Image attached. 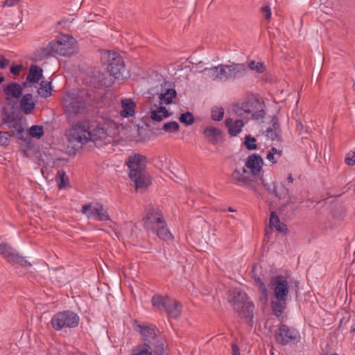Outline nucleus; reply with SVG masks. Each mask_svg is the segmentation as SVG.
Segmentation results:
<instances>
[{
  "mask_svg": "<svg viewBox=\"0 0 355 355\" xmlns=\"http://www.w3.org/2000/svg\"><path fill=\"white\" fill-rule=\"evenodd\" d=\"M44 134V127L40 125H32L28 130V135L33 138L40 139Z\"/></svg>",
  "mask_w": 355,
  "mask_h": 355,
  "instance_id": "obj_35",
  "label": "nucleus"
},
{
  "mask_svg": "<svg viewBox=\"0 0 355 355\" xmlns=\"http://www.w3.org/2000/svg\"><path fill=\"white\" fill-rule=\"evenodd\" d=\"M202 135L208 144L213 146L223 144L225 141L224 132L212 125H208L202 130Z\"/></svg>",
  "mask_w": 355,
  "mask_h": 355,
  "instance_id": "obj_19",
  "label": "nucleus"
},
{
  "mask_svg": "<svg viewBox=\"0 0 355 355\" xmlns=\"http://www.w3.org/2000/svg\"><path fill=\"white\" fill-rule=\"evenodd\" d=\"M257 139L250 135H245L243 145L248 150H254L257 149V145L255 144Z\"/></svg>",
  "mask_w": 355,
  "mask_h": 355,
  "instance_id": "obj_38",
  "label": "nucleus"
},
{
  "mask_svg": "<svg viewBox=\"0 0 355 355\" xmlns=\"http://www.w3.org/2000/svg\"><path fill=\"white\" fill-rule=\"evenodd\" d=\"M148 94L154 96L155 94L159 95V104L169 105L173 102V99L177 96V92L175 89L168 88L164 91L163 88H161V92H159L157 87H153L148 90Z\"/></svg>",
  "mask_w": 355,
  "mask_h": 355,
  "instance_id": "obj_22",
  "label": "nucleus"
},
{
  "mask_svg": "<svg viewBox=\"0 0 355 355\" xmlns=\"http://www.w3.org/2000/svg\"><path fill=\"white\" fill-rule=\"evenodd\" d=\"M259 180L261 181V184L263 185L264 189L268 191V193L271 194V195H274V193L276 191L275 190V185L276 184L274 182H272L271 184H268V183H266L265 182V180L263 178V177H261L259 178Z\"/></svg>",
  "mask_w": 355,
  "mask_h": 355,
  "instance_id": "obj_46",
  "label": "nucleus"
},
{
  "mask_svg": "<svg viewBox=\"0 0 355 355\" xmlns=\"http://www.w3.org/2000/svg\"><path fill=\"white\" fill-rule=\"evenodd\" d=\"M255 269H256L255 266H253L252 270L251 271L252 277L254 278V279L255 280L257 284H259V290L261 291L260 299L261 300H263L266 301L268 293H267V288L266 287V284L263 282L262 278L260 277V275H257Z\"/></svg>",
  "mask_w": 355,
  "mask_h": 355,
  "instance_id": "obj_31",
  "label": "nucleus"
},
{
  "mask_svg": "<svg viewBox=\"0 0 355 355\" xmlns=\"http://www.w3.org/2000/svg\"><path fill=\"white\" fill-rule=\"evenodd\" d=\"M106 69L114 80H125L129 77L123 58L116 53H109Z\"/></svg>",
  "mask_w": 355,
  "mask_h": 355,
  "instance_id": "obj_9",
  "label": "nucleus"
},
{
  "mask_svg": "<svg viewBox=\"0 0 355 355\" xmlns=\"http://www.w3.org/2000/svg\"><path fill=\"white\" fill-rule=\"evenodd\" d=\"M75 39L70 35H63L60 40L53 41L55 53L62 56H71L76 53Z\"/></svg>",
  "mask_w": 355,
  "mask_h": 355,
  "instance_id": "obj_14",
  "label": "nucleus"
},
{
  "mask_svg": "<svg viewBox=\"0 0 355 355\" xmlns=\"http://www.w3.org/2000/svg\"><path fill=\"white\" fill-rule=\"evenodd\" d=\"M261 12L263 14L265 19L268 20L271 18V10L268 5L263 6Z\"/></svg>",
  "mask_w": 355,
  "mask_h": 355,
  "instance_id": "obj_49",
  "label": "nucleus"
},
{
  "mask_svg": "<svg viewBox=\"0 0 355 355\" xmlns=\"http://www.w3.org/2000/svg\"><path fill=\"white\" fill-rule=\"evenodd\" d=\"M232 355H240V349L235 343L232 345Z\"/></svg>",
  "mask_w": 355,
  "mask_h": 355,
  "instance_id": "obj_52",
  "label": "nucleus"
},
{
  "mask_svg": "<svg viewBox=\"0 0 355 355\" xmlns=\"http://www.w3.org/2000/svg\"><path fill=\"white\" fill-rule=\"evenodd\" d=\"M55 180L59 189L66 188L69 184V178L63 170L58 171L55 175Z\"/></svg>",
  "mask_w": 355,
  "mask_h": 355,
  "instance_id": "obj_34",
  "label": "nucleus"
},
{
  "mask_svg": "<svg viewBox=\"0 0 355 355\" xmlns=\"http://www.w3.org/2000/svg\"><path fill=\"white\" fill-rule=\"evenodd\" d=\"M270 153H272L273 155H277L278 157H281L282 155V150H277L275 147H272L270 150L268 151Z\"/></svg>",
  "mask_w": 355,
  "mask_h": 355,
  "instance_id": "obj_54",
  "label": "nucleus"
},
{
  "mask_svg": "<svg viewBox=\"0 0 355 355\" xmlns=\"http://www.w3.org/2000/svg\"><path fill=\"white\" fill-rule=\"evenodd\" d=\"M211 119L213 121H220L224 116V109L223 107H214L211 110Z\"/></svg>",
  "mask_w": 355,
  "mask_h": 355,
  "instance_id": "obj_40",
  "label": "nucleus"
},
{
  "mask_svg": "<svg viewBox=\"0 0 355 355\" xmlns=\"http://www.w3.org/2000/svg\"><path fill=\"white\" fill-rule=\"evenodd\" d=\"M42 77V69L37 65H31L29 67L28 73L26 77V80L31 84H35L37 83Z\"/></svg>",
  "mask_w": 355,
  "mask_h": 355,
  "instance_id": "obj_28",
  "label": "nucleus"
},
{
  "mask_svg": "<svg viewBox=\"0 0 355 355\" xmlns=\"http://www.w3.org/2000/svg\"><path fill=\"white\" fill-rule=\"evenodd\" d=\"M24 69L23 64H12L10 67V71L12 74L15 76H17L20 73V72Z\"/></svg>",
  "mask_w": 355,
  "mask_h": 355,
  "instance_id": "obj_48",
  "label": "nucleus"
},
{
  "mask_svg": "<svg viewBox=\"0 0 355 355\" xmlns=\"http://www.w3.org/2000/svg\"><path fill=\"white\" fill-rule=\"evenodd\" d=\"M207 71L208 76L213 80L221 81L240 79L244 77L248 71L245 64L232 63L231 64H219L211 68H205L200 72Z\"/></svg>",
  "mask_w": 355,
  "mask_h": 355,
  "instance_id": "obj_4",
  "label": "nucleus"
},
{
  "mask_svg": "<svg viewBox=\"0 0 355 355\" xmlns=\"http://www.w3.org/2000/svg\"><path fill=\"white\" fill-rule=\"evenodd\" d=\"M225 125L228 128V133L230 137L237 136L244 126L242 119H236L234 121L232 118H227L225 121Z\"/></svg>",
  "mask_w": 355,
  "mask_h": 355,
  "instance_id": "obj_25",
  "label": "nucleus"
},
{
  "mask_svg": "<svg viewBox=\"0 0 355 355\" xmlns=\"http://www.w3.org/2000/svg\"><path fill=\"white\" fill-rule=\"evenodd\" d=\"M345 162L348 166L355 165V153L354 152L348 153L345 157Z\"/></svg>",
  "mask_w": 355,
  "mask_h": 355,
  "instance_id": "obj_47",
  "label": "nucleus"
},
{
  "mask_svg": "<svg viewBox=\"0 0 355 355\" xmlns=\"http://www.w3.org/2000/svg\"><path fill=\"white\" fill-rule=\"evenodd\" d=\"M3 93L6 95L7 105L10 106V111H15L16 102L10 97L19 98L22 96V87L17 83H10L3 87Z\"/></svg>",
  "mask_w": 355,
  "mask_h": 355,
  "instance_id": "obj_17",
  "label": "nucleus"
},
{
  "mask_svg": "<svg viewBox=\"0 0 355 355\" xmlns=\"http://www.w3.org/2000/svg\"><path fill=\"white\" fill-rule=\"evenodd\" d=\"M162 211L159 209L149 208L147 210L146 215L143 218L144 228L150 230L153 229L160 223L164 222Z\"/></svg>",
  "mask_w": 355,
  "mask_h": 355,
  "instance_id": "obj_20",
  "label": "nucleus"
},
{
  "mask_svg": "<svg viewBox=\"0 0 355 355\" xmlns=\"http://www.w3.org/2000/svg\"><path fill=\"white\" fill-rule=\"evenodd\" d=\"M153 305L159 311H164L168 315L176 319L182 312V305L176 300L169 297L168 295L162 297L159 295H155L152 297Z\"/></svg>",
  "mask_w": 355,
  "mask_h": 355,
  "instance_id": "obj_8",
  "label": "nucleus"
},
{
  "mask_svg": "<svg viewBox=\"0 0 355 355\" xmlns=\"http://www.w3.org/2000/svg\"><path fill=\"white\" fill-rule=\"evenodd\" d=\"M19 1V0H6L4 2V5H6L8 6H12Z\"/></svg>",
  "mask_w": 355,
  "mask_h": 355,
  "instance_id": "obj_58",
  "label": "nucleus"
},
{
  "mask_svg": "<svg viewBox=\"0 0 355 355\" xmlns=\"http://www.w3.org/2000/svg\"><path fill=\"white\" fill-rule=\"evenodd\" d=\"M232 178L238 184H248L249 182H254L257 180L255 175L250 174V171H247L245 167H242L241 169L235 168L232 174Z\"/></svg>",
  "mask_w": 355,
  "mask_h": 355,
  "instance_id": "obj_23",
  "label": "nucleus"
},
{
  "mask_svg": "<svg viewBox=\"0 0 355 355\" xmlns=\"http://www.w3.org/2000/svg\"><path fill=\"white\" fill-rule=\"evenodd\" d=\"M263 160L261 156L257 153L249 155L245 161V166L250 171L252 175L257 178L262 171Z\"/></svg>",
  "mask_w": 355,
  "mask_h": 355,
  "instance_id": "obj_21",
  "label": "nucleus"
},
{
  "mask_svg": "<svg viewBox=\"0 0 355 355\" xmlns=\"http://www.w3.org/2000/svg\"><path fill=\"white\" fill-rule=\"evenodd\" d=\"M108 125L96 120H85L75 125L70 132L69 141L70 143H78L85 145L89 142L99 148L110 142L107 132Z\"/></svg>",
  "mask_w": 355,
  "mask_h": 355,
  "instance_id": "obj_1",
  "label": "nucleus"
},
{
  "mask_svg": "<svg viewBox=\"0 0 355 355\" xmlns=\"http://www.w3.org/2000/svg\"><path fill=\"white\" fill-rule=\"evenodd\" d=\"M266 137L269 139H270L272 141L277 140L278 141H282V132H277L275 130H271L270 128H267L266 131Z\"/></svg>",
  "mask_w": 355,
  "mask_h": 355,
  "instance_id": "obj_44",
  "label": "nucleus"
},
{
  "mask_svg": "<svg viewBox=\"0 0 355 355\" xmlns=\"http://www.w3.org/2000/svg\"><path fill=\"white\" fill-rule=\"evenodd\" d=\"M40 88L37 90L39 95L43 98H48L51 96L53 88L51 83L46 80L41 81Z\"/></svg>",
  "mask_w": 355,
  "mask_h": 355,
  "instance_id": "obj_33",
  "label": "nucleus"
},
{
  "mask_svg": "<svg viewBox=\"0 0 355 355\" xmlns=\"http://www.w3.org/2000/svg\"><path fill=\"white\" fill-rule=\"evenodd\" d=\"M79 321V316L76 313L71 311H64L55 313L53 316L51 323L55 331H60L64 327H76Z\"/></svg>",
  "mask_w": 355,
  "mask_h": 355,
  "instance_id": "obj_11",
  "label": "nucleus"
},
{
  "mask_svg": "<svg viewBox=\"0 0 355 355\" xmlns=\"http://www.w3.org/2000/svg\"><path fill=\"white\" fill-rule=\"evenodd\" d=\"M275 299H287L289 284L286 276L278 275L270 278V284Z\"/></svg>",
  "mask_w": 355,
  "mask_h": 355,
  "instance_id": "obj_13",
  "label": "nucleus"
},
{
  "mask_svg": "<svg viewBox=\"0 0 355 355\" xmlns=\"http://www.w3.org/2000/svg\"><path fill=\"white\" fill-rule=\"evenodd\" d=\"M88 79L87 83L89 85L97 89L110 87L114 82V78L110 77V75L100 71L93 72Z\"/></svg>",
  "mask_w": 355,
  "mask_h": 355,
  "instance_id": "obj_18",
  "label": "nucleus"
},
{
  "mask_svg": "<svg viewBox=\"0 0 355 355\" xmlns=\"http://www.w3.org/2000/svg\"><path fill=\"white\" fill-rule=\"evenodd\" d=\"M132 325L134 330L140 334L141 343L132 349V355H168L166 340L155 325L139 324L136 319Z\"/></svg>",
  "mask_w": 355,
  "mask_h": 355,
  "instance_id": "obj_2",
  "label": "nucleus"
},
{
  "mask_svg": "<svg viewBox=\"0 0 355 355\" xmlns=\"http://www.w3.org/2000/svg\"><path fill=\"white\" fill-rule=\"evenodd\" d=\"M21 101H26L27 102H31L33 99L32 94H26L24 96H21Z\"/></svg>",
  "mask_w": 355,
  "mask_h": 355,
  "instance_id": "obj_55",
  "label": "nucleus"
},
{
  "mask_svg": "<svg viewBox=\"0 0 355 355\" xmlns=\"http://www.w3.org/2000/svg\"><path fill=\"white\" fill-rule=\"evenodd\" d=\"M252 182H249V183L248 184H242L241 185H245L247 187L251 189L252 190H253L254 192H257V188L255 187H254L252 184H251Z\"/></svg>",
  "mask_w": 355,
  "mask_h": 355,
  "instance_id": "obj_60",
  "label": "nucleus"
},
{
  "mask_svg": "<svg viewBox=\"0 0 355 355\" xmlns=\"http://www.w3.org/2000/svg\"><path fill=\"white\" fill-rule=\"evenodd\" d=\"M274 336L276 342L282 345L298 342L300 338L299 332L295 329H291L288 325L283 322H280L278 325Z\"/></svg>",
  "mask_w": 355,
  "mask_h": 355,
  "instance_id": "obj_12",
  "label": "nucleus"
},
{
  "mask_svg": "<svg viewBox=\"0 0 355 355\" xmlns=\"http://www.w3.org/2000/svg\"><path fill=\"white\" fill-rule=\"evenodd\" d=\"M0 254L6 259L9 263H17L23 267L31 266V263L24 257L19 255L18 253L12 252V248L5 243L0 244Z\"/></svg>",
  "mask_w": 355,
  "mask_h": 355,
  "instance_id": "obj_16",
  "label": "nucleus"
},
{
  "mask_svg": "<svg viewBox=\"0 0 355 355\" xmlns=\"http://www.w3.org/2000/svg\"><path fill=\"white\" fill-rule=\"evenodd\" d=\"M53 41L50 42L46 47L40 48L37 49L35 53V61H41L44 59L49 58L51 56H53L55 53V47L52 44Z\"/></svg>",
  "mask_w": 355,
  "mask_h": 355,
  "instance_id": "obj_26",
  "label": "nucleus"
},
{
  "mask_svg": "<svg viewBox=\"0 0 355 355\" xmlns=\"http://www.w3.org/2000/svg\"><path fill=\"white\" fill-rule=\"evenodd\" d=\"M266 159L273 164L277 162V160L275 157V155L272 153H268Z\"/></svg>",
  "mask_w": 355,
  "mask_h": 355,
  "instance_id": "obj_53",
  "label": "nucleus"
},
{
  "mask_svg": "<svg viewBox=\"0 0 355 355\" xmlns=\"http://www.w3.org/2000/svg\"><path fill=\"white\" fill-rule=\"evenodd\" d=\"M355 331V320L354 321L353 324H352L350 327V332H354Z\"/></svg>",
  "mask_w": 355,
  "mask_h": 355,
  "instance_id": "obj_64",
  "label": "nucleus"
},
{
  "mask_svg": "<svg viewBox=\"0 0 355 355\" xmlns=\"http://www.w3.org/2000/svg\"><path fill=\"white\" fill-rule=\"evenodd\" d=\"M229 302L232 304L233 309L238 316L245 320L250 327L254 325V304L249 300V297L243 291L234 292Z\"/></svg>",
  "mask_w": 355,
  "mask_h": 355,
  "instance_id": "obj_5",
  "label": "nucleus"
},
{
  "mask_svg": "<svg viewBox=\"0 0 355 355\" xmlns=\"http://www.w3.org/2000/svg\"><path fill=\"white\" fill-rule=\"evenodd\" d=\"M272 228L270 227V230H268L267 229L265 230V235L269 238V235L272 234Z\"/></svg>",
  "mask_w": 355,
  "mask_h": 355,
  "instance_id": "obj_61",
  "label": "nucleus"
},
{
  "mask_svg": "<svg viewBox=\"0 0 355 355\" xmlns=\"http://www.w3.org/2000/svg\"><path fill=\"white\" fill-rule=\"evenodd\" d=\"M345 216V210L343 206L336 207L332 212V216L337 220H342Z\"/></svg>",
  "mask_w": 355,
  "mask_h": 355,
  "instance_id": "obj_43",
  "label": "nucleus"
},
{
  "mask_svg": "<svg viewBox=\"0 0 355 355\" xmlns=\"http://www.w3.org/2000/svg\"><path fill=\"white\" fill-rule=\"evenodd\" d=\"M179 121L186 125H191L194 123L195 119L193 114L191 112L187 111L180 114Z\"/></svg>",
  "mask_w": 355,
  "mask_h": 355,
  "instance_id": "obj_37",
  "label": "nucleus"
},
{
  "mask_svg": "<svg viewBox=\"0 0 355 355\" xmlns=\"http://www.w3.org/2000/svg\"><path fill=\"white\" fill-rule=\"evenodd\" d=\"M10 142V139L4 134L3 132L0 131V145L7 146Z\"/></svg>",
  "mask_w": 355,
  "mask_h": 355,
  "instance_id": "obj_50",
  "label": "nucleus"
},
{
  "mask_svg": "<svg viewBox=\"0 0 355 355\" xmlns=\"http://www.w3.org/2000/svg\"><path fill=\"white\" fill-rule=\"evenodd\" d=\"M287 180L288 182L290 183H293V175H292V173H289L288 177H287Z\"/></svg>",
  "mask_w": 355,
  "mask_h": 355,
  "instance_id": "obj_62",
  "label": "nucleus"
},
{
  "mask_svg": "<svg viewBox=\"0 0 355 355\" xmlns=\"http://www.w3.org/2000/svg\"><path fill=\"white\" fill-rule=\"evenodd\" d=\"M269 225L270 227L275 228L276 231L284 233L285 235L287 234L288 232L287 225L280 221L279 216L274 211L270 213Z\"/></svg>",
  "mask_w": 355,
  "mask_h": 355,
  "instance_id": "obj_27",
  "label": "nucleus"
},
{
  "mask_svg": "<svg viewBox=\"0 0 355 355\" xmlns=\"http://www.w3.org/2000/svg\"><path fill=\"white\" fill-rule=\"evenodd\" d=\"M20 107L24 113L29 114L35 109V103L33 101H20Z\"/></svg>",
  "mask_w": 355,
  "mask_h": 355,
  "instance_id": "obj_42",
  "label": "nucleus"
},
{
  "mask_svg": "<svg viewBox=\"0 0 355 355\" xmlns=\"http://www.w3.org/2000/svg\"><path fill=\"white\" fill-rule=\"evenodd\" d=\"M150 230L153 232H156L158 237L163 240H168L172 238V234L166 227L164 220L160 223V225H157Z\"/></svg>",
  "mask_w": 355,
  "mask_h": 355,
  "instance_id": "obj_32",
  "label": "nucleus"
},
{
  "mask_svg": "<svg viewBox=\"0 0 355 355\" xmlns=\"http://www.w3.org/2000/svg\"><path fill=\"white\" fill-rule=\"evenodd\" d=\"M10 63V60L6 59L3 55H0V68L6 69Z\"/></svg>",
  "mask_w": 355,
  "mask_h": 355,
  "instance_id": "obj_51",
  "label": "nucleus"
},
{
  "mask_svg": "<svg viewBox=\"0 0 355 355\" xmlns=\"http://www.w3.org/2000/svg\"><path fill=\"white\" fill-rule=\"evenodd\" d=\"M277 301L272 300L270 302V307L272 311V313L277 318L280 322H284L286 318V315H283L284 311L286 308V300L287 299L280 298L276 299Z\"/></svg>",
  "mask_w": 355,
  "mask_h": 355,
  "instance_id": "obj_24",
  "label": "nucleus"
},
{
  "mask_svg": "<svg viewBox=\"0 0 355 355\" xmlns=\"http://www.w3.org/2000/svg\"><path fill=\"white\" fill-rule=\"evenodd\" d=\"M81 212L87 214V218H94L98 221L110 220L107 208L104 207L102 204L97 203L96 207L93 208L90 203L85 204L82 207Z\"/></svg>",
  "mask_w": 355,
  "mask_h": 355,
  "instance_id": "obj_15",
  "label": "nucleus"
},
{
  "mask_svg": "<svg viewBox=\"0 0 355 355\" xmlns=\"http://www.w3.org/2000/svg\"><path fill=\"white\" fill-rule=\"evenodd\" d=\"M123 110L121 114L123 117L132 116L135 113L136 104L133 100L125 98L121 101Z\"/></svg>",
  "mask_w": 355,
  "mask_h": 355,
  "instance_id": "obj_30",
  "label": "nucleus"
},
{
  "mask_svg": "<svg viewBox=\"0 0 355 355\" xmlns=\"http://www.w3.org/2000/svg\"><path fill=\"white\" fill-rule=\"evenodd\" d=\"M291 203H293V201H292L291 198H290L288 199V200H287V202H286L284 203V204H283V205H282L279 208V209L280 211H283V210H284V209H286V207H287L290 204H291Z\"/></svg>",
  "mask_w": 355,
  "mask_h": 355,
  "instance_id": "obj_56",
  "label": "nucleus"
},
{
  "mask_svg": "<svg viewBox=\"0 0 355 355\" xmlns=\"http://www.w3.org/2000/svg\"><path fill=\"white\" fill-rule=\"evenodd\" d=\"M146 157L141 154L129 157V177L135 182L137 189H146L151 183L146 171Z\"/></svg>",
  "mask_w": 355,
  "mask_h": 355,
  "instance_id": "obj_3",
  "label": "nucleus"
},
{
  "mask_svg": "<svg viewBox=\"0 0 355 355\" xmlns=\"http://www.w3.org/2000/svg\"><path fill=\"white\" fill-rule=\"evenodd\" d=\"M270 123H271V126L269 127L268 128H270L271 130H275L277 132H282L279 119L275 114H273L271 116Z\"/></svg>",
  "mask_w": 355,
  "mask_h": 355,
  "instance_id": "obj_45",
  "label": "nucleus"
},
{
  "mask_svg": "<svg viewBox=\"0 0 355 355\" xmlns=\"http://www.w3.org/2000/svg\"><path fill=\"white\" fill-rule=\"evenodd\" d=\"M246 67L258 73H263L266 69V67L262 62H256L254 60L250 61Z\"/></svg>",
  "mask_w": 355,
  "mask_h": 355,
  "instance_id": "obj_41",
  "label": "nucleus"
},
{
  "mask_svg": "<svg viewBox=\"0 0 355 355\" xmlns=\"http://www.w3.org/2000/svg\"><path fill=\"white\" fill-rule=\"evenodd\" d=\"M89 91L82 90L79 93L67 92L62 98V105L69 114H84L87 110L86 98L91 99Z\"/></svg>",
  "mask_w": 355,
  "mask_h": 355,
  "instance_id": "obj_7",
  "label": "nucleus"
},
{
  "mask_svg": "<svg viewBox=\"0 0 355 355\" xmlns=\"http://www.w3.org/2000/svg\"><path fill=\"white\" fill-rule=\"evenodd\" d=\"M21 86L22 87V89L24 87H28L30 86V83L26 80V82H23Z\"/></svg>",
  "mask_w": 355,
  "mask_h": 355,
  "instance_id": "obj_63",
  "label": "nucleus"
},
{
  "mask_svg": "<svg viewBox=\"0 0 355 355\" xmlns=\"http://www.w3.org/2000/svg\"><path fill=\"white\" fill-rule=\"evenodd\" d=\"M303 130V125L301 122L297 121L296 130L299 132V134H302Z\"/></svg>",
  "mask_w": 355,
  "mask_h": 355,
  "instance_id": "obj_57",
  "label": "nucleus"
},
{
  "mask_svg": "<svg viewBox=\"0 0 355 355\" xmlns=\"http://www.w3.org/2000/svg\"><path fill=\"white\" fill-rule=\"evenodd\" d=\"M275 190L276 191L274 193V196H275L279 199H284L286 196H288V189L282 183L275 185Z\"/></svg>",
  "mask_w": 355,
  "mask_h": 355,
  "instance_id": "obj_36",
  "label": "nucleus"
},
{
  "mask_svg": "<svg viewBox=\"0 0 355 355\" xmlns=\"http://www.w3.org/2000/svg\"><path fill=\"white\" fill-rule=\"evenodd\" d=\"M1 119L3 124L8 125V128L16 130V137L18 139L24 141L31 144V139L25 137L24 128L21 125V119L15 116V111L9 112L6 107H3L1 110Z\"/></svg>",
  "mask_w": 355,
  "mask_h": 355,
  "instance_id": "obj_10",
  "label": "nucleus"
},
{
  "mask_svg": "<svg viewBox=\"0 0 355 355\" xmlns=\"http://www.w3.org/2000/svg\"><path fill=\"white\" fill-rule=\"evenodd\" d=\"M3 132L8 137H14L16 135L15 132L13 130H9L7 132Z\"/></svg>",
  "mask_w": 355,
  "mask_h": 355,
  "instance_id": "obj_59",
  "label": "nucleus"
},
{
  "mask_svg": "<svg viewBox=\"0 0 355 355\" xmlns=\"http://www.w3.org/2000/svg\"><path fill=\"white\" fill-rule=\"evenodd\" d=\"M264 107V102L252 94L248 95L241 103H236L233 105L234 112L238 116L243 117L245 113L251 114V119L254 121L265 118Z\"/></svg>",
  "mask_w": 355,
  "mask_h": 355,
  "instance_id": "obj_6",
  "label": "nucleus"
},
{
  "mask_svg": "<svg viewBox=\"0 0 355 355\" xmlns=\"http://www.w3.org/2000/svg\"><path fill=\"white\" fill-rule=\"evenodd\" d=\"M150 119L156 122H160L164 119L170 116V113L168 112V110L164 106H159L155 110L150 109Z\"/></svg>",
  "mask_w": 355,
  "mask_h": 355,
  "instance_id": "obj_29",
  "label": "nucleus"
},
{
  "mask_svg": "<svg viewBox=\"0 0 355 355\" xmlns=\"http://www.w3.org/2000/svg\"><path fill=\"white\" fill-rule=\"evenodd\" d=\"M161 129L166 132H178L180 130V125L177 121H170L165 123Z\"/></svg>",
  "mask_w": 355,
  "mask_h": 355,
  "instance_id": "obj_39",
  "label": "nucleus"
}]
</instances>
